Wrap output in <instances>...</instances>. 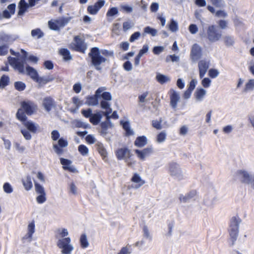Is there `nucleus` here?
<instances>
[{
	"instance_id": "c9c22d12",
	"label": "nucleus",
	"mask_w": 254,
	"mask_h": 254,
	"mask_svg": "<svg viewBox=\"0 0 254 254\" xmlns=\"http://www.w3.org/2000/svg\"><path fill=\"white\" fill-rule=\"evenodd\" d=\"M9 78L7 75H3L0 78V88H3L8 85Z\"/></svg>"
},
{
	"instance_id": "7c9ffc66",
	"label": "nucleus",
	"mask_w": 254,
	"mask_h": 254,
	"mask_svg": "<svg viewBox=\"0 0 254 254\" xmlns=\"http://www.w3.org/2000/svg\"><path fill=\"white\" fill-rule=\"evenodd\" d=\"M68 235V232L67 229L65 228H61L58 229L56 231V234L55 235V237L57 239H59L60 238H64L67 236Z\"/></svg>"
},
{
	"instance_id": "37998d69",
	"label": "nucleus",
	"mask_w": 254,
	"mask_h": 254,
	"mask_svg": "<svg viewBox=\"0 0 254 254\" xmlns=\"http://www.w3.org/2000/svg\"><path fill=\"white\" fill-rule=\"evenodd\" d=\"M8 44L0 45V56H5L8 53Z\"/></svg>"
},
{
	"instance_id": "052dcab7",
	"label": "nucleus",
	"mask_w": 254,
	"mask_h": 254,
	"mask_svg": "<svg viewBox=\"0 0 254 254\" xmlns=\"http://www.w3.org/2000/svg\"><path fill=\"white\" fill-rule=\"evenodd\" d=\"M81 112L82 115L86 118L90 119L92 115V110L90 108H88L86 110L83 109L81 110Z\"/></svg>"
},
{
	"instance_id": "49530a36",
	"label": "nucleus",
	"mask_w": 254,
	"mask_h": 254,
	"mask_svg": "<svg viewBox=\"0 0 254 254\" xmlns=\"http://www.w3.org/2000/svg\"><path fill=\"white\" fill-rule=\"evenodd\" d=\"M196 194V191L195 190H192L190 191L189 193H188L185 196L181 197L180 198V199L181 201H183L184 202H187V201L195 195Z\"/></svg>"
},
{
	"instance_id": "412c9836",
	"label": "nucleus",
	"mask_w": 254,
	"mask_h": 254,
	"mask_svg": "<svg viewBox=\"0 0 254 254\" xmlns=\"http://www.w3.org/2000/svg\"><path fill=\"white\" fill-rule=\"evenodd\" d=\"M147 143V138L144 135L137 137L134 142V145L140 148L144 146Z\"/></svg>"
},
{
	"instance_id": "4be33fe9",
	"label": "nucleus",
	"mask_w": 254,
	"mask_h": 254,
	"mask_svg": "<svg viewBox=\"0 0 254 254\" xmlns=\"http://www.w3.org/2000/svg\"><path fill=\"white\" fill-rule=\"evenodd\" d=\"M26 70L27 74L34 80L36 81L39 76L38 73L36 69L33 67L27 65L26 67Z\"/></svg>"
},
{
	"instance_id": "c756f323",
	"label": "nucleus",
	"mask_w": 254,
	"mask_h": 254,
	"mask_svg": "<svg viewBox=\"0 0 254 254\" xmlns=\"http://www.w3.org/2000/svg\"><path fill=\"white\" fill-rule=\"evenodd\" d=\"M101 118L102 115L100 113L92 114L91 118L89 119V121L93 125H96L100 122Z\"/></svg>"
},
{
	"instance_id": "c03bdc74",
	"label": "nucleus",
	"mask_w": 254,
	"mask_h": 254,
	"mask_svg": "<svg viewBox=\"0 0 254 254\" xmlns=\"http://www.w3.org/2000/svg\"><path fill=\"white\" fill-rule=\"evenodd\" d=\"M224 42L226 46H232L234 43V38L230 36H226L223 38Z\"/></svg>"
},
{
	"instance_id": "a878e982",
	"label": "nucleus",
	"mask_w": 254,
	"mask_h": 254,
	"mask_svg": "<svg viewBox=\"0 0 254 254\" xmlns=\"http://www.w3.org/2000/svg\"><path fill=\"white\" fill-rule=\"evenodd\" d=\"M43 105L47 111H50L54 105V101L50 97L44 98L43 101Z\"/></svg>"
},
{
	"instance_id": "f03ea898",
	"label": "nucleus",
	"mask_w": 254,
	"mask_h": 254,
	"mask_svg": "<svg viewBox=\"0 0 254 254\" xmlns=\"http://www.w3.org/2000/svg\"><path fill=\"white\" fill-rule=\"evenodd\" d=\"M20 111L16 113V117L18 120L22 123L23 126L26 129H21V133L26 140H30L32 138L30 132L32 133H36L38 129V125L35 124L31 121H28L27 117L23 113L19 114Z\"/></svg>"
},
{
	"instance_id": "f257e3e1",
	"label": "nucleus",
	"mask_w": 254,
	"mask_h": 254,
	"mask_svg": "<svg viewBox=\"0 0 254 254\" xmlns=\"http://www.w3.org/2000/svg\"><path fill=\"white\" fill-rule=\"evenodd\" d=\"M113 57L114 53L112 51L104 49L101 51L98 47H93L90 49L88 57L90 59L91 63L97 70L101 69V65L107 61V59L102 56Z\"/></svg>"
},
{
	"instance_id": "393cba45",
	"label": "nucleus",
	"mask_w": 254,
	"mask_h": 254,
	"mask_svg": "<svg viewBox=\"0 0 254 254\" xmlns=\"http://www.w3.org/2000/svg\"><path fill=\"white\" fill-rule=\"evenodd\" d=\"M22 182L24 187L26 190H29L32 189L33 185L31 176L29 175L26 176L25 179H22Z\"/></svg>"
},
{
	"instance_id": "72a5a7b5",
	"label": "nucleus",
	"mask_w": 254,
	"mask_h": 254,
	"mask_svg": "<svg viewBox=\"0 0 254 254\" xmlns=\"http://www.w3.org/2000/svg\"><path fill=\"white\" fill-rule=\"evenodd\" d=\"M178 164L172 162L169 164V171L171 176H175L177 174Z\"/></svg>"
},
{
	"instance_id": "09e8293b",
	"label": "nucleus",
	"mask_w": 254,
	"mask_h": 254,
	"mask_svg": "<svg viewBox=\"0 0 254 254\" xmlns=\"http://www.w3.org/2000/svg\"><path fill=\"white\" fill-rule=\"evenodd\" d=\"M48 25L50 29L55 31L59 30V26L57 23V20H51L48 21Z\"/></svg>"
},
{
	"instance_id": "c85d7f7f",
	"label": "nucleus",
	"mask_w": 254,
	"mask_h": 254,
	"mask_svg": "<svg viewBox=\"0 0 254 254\" xmlns=\"http://www.w3.org/2000/svg\"><path fill=\"white\" fill-rule=\"evenodd\" d=\"M123 129L126 131V136H129L133 134V131L130 129L129 123L127 121L121 122Z\"/></svg>"
},
{
	"instance_id": "13d9d810",
	"label": "nucleus",
	"mask_w": 254,
	"mask_h": 254,
	"mask_svg": "<svg viewBox=\"0 0 254 254\" xmlns=\"http://www.w3.org/2000/svg\"><path fill=\"white\" fill-rule=\"evenodd\" d=\"M74 124L76 127H81L85 129L89 127L88 124H85L79 120H75Z\"/></svg>"
},
{
	"instance_id": "6e6d98bb",
	"label": "nucleus",
	"mask_w": 254,
	"mask_h": 254,
	"mask_svg": "<svg viewBox=\"0 0 254 254\" xmlns=\"http://www.w3.org/2000/svg\"><path fill=\"white\" fill-rule=\"evenodd\" d=\"M169 29L172 32H176L178 30L177 23L174 20H171L169 26Z\"/></svg>"
},
{
	"instance_id": "6e6552de",
	"label": "nucleus",
	"mask_w": 254,
	"mask_h": 254,
	"mask_svg": "<svg viewBox=\"0 0 254 254\" xmlns=\"http://www.w3.org/2000/svg\"><path fill=\"white\" fill-rule=\"evenodd\" d=\"M106 89L104 87L98 88L95 91V94L91 96H87L86 97L85 104L88 106H97L99 103V98L100 97V94Z\"/></svg>"
},
{
	"instance_id": "a19ab883",
	"label": "nucleus",
	"mask_w": 254,
	"mask_h": 254,
	"mask_svg": "<svg viewBox=\"0 0 254 254\" xmlns=\"http://www.w3.org/2000/svg\"><path fill=\"white\" fill-rule=\"evenodd\" d=\"M14 88L18 91H22L26 88V85L22 81H16L14 84Z\"/></svg>"
},
{
	"instance_id": "ea45409f",
	"label": "nucleus",
	"mask_w": 254,
	"mask_h": 254,
	"mask_svg": "<svg viewBox=\"0 0 254 254\" xmlns=\"http://www.w3.org/2000/svg\"><path fill=\"white\" fill-rule=\"evenodd\" d=\"M156 79L157 81L161 84H163L170 80V78L169 77L161 74H158L156 75Z\"/></svg>"
},
{
	"instance_id": "338daca9",
	"label": "nucleus",
	"mask_w": 254,
	"mask_h": 254,
	"mask_svg": "<svg viewBox=\"0 0 254 254\" xmlns=\"http://www.w3.org/2000/svg\"><path fill=\"white\" fill-rule=\"evenodd\" d=\"M218 74V71L215 69H210L208 72L209 76L212 78H214L217 77Z\"/></svg>"
},
{
	"instance_id": "9d476101",
	"label": "nucleus",
	"mask_w": 254,
	"mask_h": 254,
	"mask_svg": "<svg viewBox=\"0 0 254 254\" xmlns=\"http://www.w3.org/2000/svg\"><path fill=\"white\" fill-rule=\"evenodd\" d=\"M134 152L140 160L144 161L154 153V149L152 146H150L142 150L135 149Z\"/></svg>"
},
{
	"instance_id": "39448f33",
	"label": "nucleus",
	"mask_w": 254,
	"mask_h": 254,
	"mask_svg": "<svg viewBox=\"0 0 254 254\" xmlns=\"http://www.w3.org/2000/svg\"><path fill=\"white\" fill-rule=\"evenodd\" d=\"M222 36V31L219 30L217 26L211 25L208 26L206 30V38L210 42H216L221 39Z\"/></svg>"
},
{
	"instance_id": "e433bc0d",
	"label": "nucleus",
	"mask_w": 254,
	"mask_h": 254,
	"mask_svg": "<svg viewBox=\"0 0 254 254\" xmlns=\"http://www.w3.org/2000/svg\"><path fill=\"white\" fill-rule=\"evenodd\" d=\"M206 91L202 88L197 89L194 93V96L197 100H201L205 95Z\"/></svg>"
},
{
	"instance_id": "4c0bfd02",
	"label": "nucleus",
	"mask_w": 254,
	"mask_h": 254,
	"mask_svg": "<svg viewBox=\"0 0 254 254\" xmlns=\"http://www.w3.org/2000/svg\"><path fill=\"white\" fill-rule=\"evenodd\" d=\"M108 122H104L101 123V133L103 134H106L107 133V130L110 126H111V123L110 121H107Z\"/></svg>"
},
{
	"instance_id": "aec40b11",
	"label": "nucleus",
	"mask_w": 254,
	"mask_h": 254,
	"mask_svg": "<svg viewBox=\"0 0 254 254\" xmlns=\"http://www.w3.org/2000/svg\"><path fill=\"white\" fill-rule=\"evenodd\" d=\"M237 174L240 177L242 183L247 184L251 183L252 178L247 172L239 170L237 172Z\"/></svg>"
},
{
	"instance_id": "bb28decb",
	"label": "nucleus",
	"mask_w": 254,
	"mask_h": 254,
	"mask_svg": "<svg viewBox=\"0 0 254 254\" xmlns=\"http://www.w3.org/2000/svg\"><path fill=\"white\" fill-rule=\"evenodd\" d=\"M228 232L232 242V245H234L238 236L239 229L229 228Z\"/></svg>"
},
{
	"instance_id": "bf43d9fd",
	"label": "nucleus",
	"mask_w": 254,
	"mask_h": 254,
	"mask_svg": "<svg viewBox=\"0 0 254 254\" xmlns=\"http://www.w3.org/2000/svg\"><path fill=\"white\" fill-rule=\"evenodd\" d=\"M3 189L4 191L7 193H10L13 191V189L9 183H5Z\"/></svg>"
},
{
	"instance_id": "1a4fd4ad",
	"label": "nucleus",
	"mask_w": 254,
	"mask_h": 254,
	"mask_svg": "<svg viewBox=\"0 0 254 254\" xmlns=\"http://www.w3.org/2000/svg\"><path fill=\"white\" fill-rule=\"evenodd\" d=\"M74 43L71 46V49L82 54H84L87 49V45L84 40L80 38L79 36L74 37Z\"/></svg>"
},
{
	"instance_id": "774afa93",
	"label": "nucleus",
	"mask_w": 254,
	"mask_h": 254,
	"mask_svg": "<svg viewBox=\"0 0 254 254\" xmlns=\"http://www.w3.org/2000/svg\"><path fill=\"white\" fill-rule=\"evenodd\" d=\"M189 30L191 34H194L198 31V28L195 24H191L189 27Z\"/></svg>"
},
{
	"instance_id": "4468645a",
	"label": "nucleus",
	"mask_w": 254,
	"mask_h": 254,
	"mask_svg": "<svg viewBox=\"0 0 254 254\" xmlns=\"http://www.w3.org/2000/svg\"><path fill=\"white\" fill-rule=\"evenodd\" d=\"M104 0L97 1L93 5L88 6L87 10L88 13L92 15L96 14L100 9L104 6Z\"/></svg>"
},
{
	"instance_id": "69168bd1",
	"label": "nucleus",
	"mask_w": 254,
	"mask_h": 254,
	"mask_svg": "<svg viewBox=\"0 0 254 254\" xmlns=\"http://www.w3.org/2000/svg\"><path fill=\"white\" fill-rule=\"evenodd\" d=\"M37 201L39 203H43L46 200V193L40 194L36 198Z\"/></svg>"
},
{
	"instance_id": "5fc2aeb1",
	"label": "nucleus",
	"mask_w": 254,
	"mask_h": 254,
	"mask_svg": "<svg viewBox=\"0 0 254 254\" xmlns=\"http://www.w3.org/2000/svg\"><path fill=\"white\" fill-rule=\"evenodd\" d=\"M100 96L103 98L104 101L109 102L108 101L112 100V96L109 92H104L101 94H100Z\"/></svg>"
},
{
	"instance_id": "8fccbe9b",
	"label": "nucleus",
	"mask_w": 254,
	"mask_h": 254,
	"mask_svg": "<svg viewBox=\"0 0 254 254\" xmlns=\"http://www.w3.org/2000/svg\"><path fill=\"white\" fill-rule=\"evenodd\" d=\"M52 79H50L49 78L38 76L35 81L37 82L39 84L43 85H45L46 84L49 82Z\"/></svg>"
},
{
	"instance_id": "f8f14e48",
	"label": "nucleus",
	"mask_w": 254,
	"mask_h": 254,
	"mask_svg": "<svg viewBox=\"0 0 254 254\" xmlns=\"http://www.w3.org/2000/svg\"><path fill=\"white\" fill-rule=\"evenodd\" d=\"M68 145L67 141L63 137L60 138L57 144H53V148L55 152L58 155H61L64 153L63 148L67 147Z\"/></svg>"
},
{
	"instance_id": "423d86ee",
	"label": "nucleus",
	"mask_w": 254,
	"mask_h": 254,
	"mask_svg": "<svg viewBox=\"0 0 254 254\" xmlns=\"http://www.w3.org/2000/svg\"><path fill=\"white\" fill-rule=\"evenodd\" d=\"M71 239L69 237L59 239L57 242V247L61 249L62 254H70L73 250L70 244Z\"/></svg>"
},
{
	"instance_id": "0e129e2a",
	"label": "nucleus",
	"mask_w": 254,
	"mask_h": 254,
	"mask_svg": "<svg viewBox=\"0 0 254 254\" xmlns=\"http://www.w3.org/2000/svg\"><path fill=\"white\" fill-rule=\"evenodd\" d=\"M140 36L139 32H135L133 33L130 37L129 41L130 42H133L135 40L138 39Z\"/></svg>"
},
{
	"instance_id": "680f3d73",
	"label": "nucleus",
	"mask_w": 254,
	"mask_h": 254,
	"mask_svg": "<svg viewBox=\"0 0 254 254\" xmlns=\"http://www.w3.org/2000/svg\"><path fill=\"white\" fill-rule=\"evenodd\" d=\"M211 3L216 7H221L223 6V0H209Z\"/></svg>"
},
{
	"instance_id": "2f4dec72",
	"label": "nucleus",
	"mask_w": 254,
	"mask_h": 254,
	"mask_svg": "<svg viewBox=\"0 0 254 254\" xmlns=\"http://www.w3.org/2000/svg\"><path fill=\"white\" fill-rule=\"evenodd\" d=\"M28 7L27 4L25 2L24 0H21L19 5V10L18 15H22L26 11Z\"/></svg>"
},
{
	"instance_id": "20e7f679",
	"label": "nucleus",
	"mask_w": 254,
	"mask_h": 254,
	"mask_svg": "<svg viewBox=\"0 0 254 254\" xmlns=\"http://www.w3.org/2000/svg\"><path fill=\"white\" fill-rule=\"evenodd\" d=\"M21 108L18 109L16 113L20 111L19 114L22 113L26 116H31L36 112L38 109L37 105L31 100L23 101L20 103Z\"/></svg>"
},
{
	"instance_id": "603ef678",
	"label": "nucleus",
	"mask_w": 254,
	"mask_h": 254,
	"mask_svg": "<svg viewBox=\"0 0 254 254\" xmlns=\"http://www.w3.org/2000/svg\"><path fill=\"white\" fill-rule=\"evenodd\" d=\"M166 138V134L164 131L160 132L156 136V141L158 142H162L165 141Z\"/></svg>"
},
{
	"instance_id": "a211bd4d",
	"label": "nucleus",
	"mask_w": 254,
	"mask_h": 254,
	"mask_svg": "<svg viewBox=\"0 0 254 254\" xmlns=\"http://www.w3.org/2000/svg\"><path fill=\"white\" fill-rule=\"evenodd\" d=\"M198 66L199 68V77L200 78H202L205 74L209 67V63L205 61L201 60L199 62Z\"/></svg>"
},
{
	"instance_id": "dca6fc26",
	"label": "nucleus",
	"mask_w": 254,
	"mask_h": 254,
	"mask_svg": "<svg viewBox=\"0 0 254 254\" xmlns=\"http://www.w3.org/2000/svg\"><path fill=\"white\" fill-rule=\"evenodd\" d=\"M35 232V223L34 221L30 222L28 226V232L27 233L22 237V241L23 243L25 242L26 240H28V241L30 242L32 241V236Z\"/></svg>"
},
{
	"instance_id": "58836bf2",
	"label": "nucleus",
	"mask_w": 254,
	"mask_h": 254,
	"mask_svg": "<svg viewBox=\"0 0 254 254\" xmlns=\"http://www.w3.org/2000/svg\"><path fill=\"white\" fill-rule=\"evenodd\" d=\"M254 88V79H250L246 84L244 89V91L247 92L249 91H252Z\"/></svg>"
},
{
	"instance_id": "3c124183",
	"label": "nucleus",
	"mask_w": 254,
	"mask_h": 254,
	"mask_svg": "<svg viewBox=\"0 0 254 254\" xmlns=\"http://www.w3.org/2000/svg\"><path fill=\"white\" fill-rule=\"evenodd\" d=\"M144 32L149 34L152 36H155L157 34V30L150 26H146L144 28Z\"/></svg>"
},
{
	"instance_id": "79ce46f5",
	"label": "nucleus",
	"mask_w": 254,
	"mask_h": 254,
	"mask_svg": "<svg viewBox=\"0 0 254 254\" xmlns=\"http://www.w3.org/2000/svg\"><path fill=\"white\" fill-rule=\"evenodd\" d=\"M10 37L6 34L0 35V45L8 44Z\"/></svg>"
},
{
	"instance_id": "0eeeda50",
	"label": "nucleus",
	"mask_w": 254,
	"mask_h": 254,
	"mask_svg": "<svg viewBox=\"0 0 254 254\" xmlns=\"http://www.w3.org/2000/svg\"><path fill=\"white\" fill-rule=\"evenodd\" d=\"M100 106L102 109L106 110V111L103 112L102 113L106 117L107 121H110L111 118L113 119H118L119 118V116L116 111H114L112 114L110 116V114L112 112V110L110 107L109 102L101 101L100 102Z\"/></svg>"
},
{
	"instance_id": "ddd939ff",
	"label": "nucleus",
	"mask_w": 254,
	"mask_h": 254,
	"mask_svg": "<svg viewBox=\"0 0 254 254\" xmlns=\"http://www.w3.org/2000/svg\"><path fill=\"white\" fill-rule=\"evenodd\" d=\"M168 94L170 96V106L173 108L176 109L177 106L178 102L180 100V96L177 92H176L174 89H171Z\"/></svg>"
},
{
	"instance_id": "e2e57ef3",
	"label": "nucleus",
	"mask_w": 254,
	"mask_h": 254,
	"mask_svg": "<svg viewBox=\"0 0 254 254\" xmlns=\"http://www.w3.org/2000/svg\"><path fill=\"white\" fill-rule=\"evenodd\" d=\"M162 121L153 120L152 121V126L153 127L157 129H161L162 128L161 126Z\"/></svg>"
},
{
	"instance_id": "cd10ccee",
	"label": "nucleus",
	"mask_w": 254,
	"mask_h": 254,
	"mask_svg": "<svg viewBox=\"0 0 254 254\" xmlns=\"http://www.w3.org/2000/svg\"><path fill=\"white\" fill-rule=\"evenodd\" d=\"M59 54L63 57L64 60L65 61L72 59V56L70 55V52L67 49H61L59 51Z\"/></svg>"
},
{
	"instance_id": "5701e85b",
	"label": "nucleus",
	"mask_w": 254,
	"mask_h": 254,
	"mask_svg": "<svg viewBox=\"0 0 254 254\" xmlns=\"http://www.w3.org/2000/svg\"><path fill=\"white\" fill-rule=\"evenodd\" d=\"M97 150L103 159H105L107 156V152L103 144L101 142H98L96 144Z\"/></svg>"
},
{
	"instance_id": "864d4df0",
	"label": "nucleus",
	"mask_w": 254,
	"mask_h": 254,
	"mask_svg": "<svg viewBox=\"0 0 254 254\" xmlns=\"http://www.w3.org/2000/svg\"><path fill=\"white\" fill-rule=\"evenodd\" d=\"M118 13V10L117 7H113L110 8L107 13V17H112L117 15Z\"/></svg>"
},
{
	"instance_id": "7ed1b4c3",
	"label": "nucleus",
	"mask_w": 254,
	"mask_h": 254,
	"mask_svg": "<svg viewBox=\"0 0 254 254\" xmlns=\"http://www.w3.org/2000/svg\"><path fill=\"white\" fill-rule=\"evenodd\" d=\"M115 155L118 160H124L129 167H132L135 163V161L131 158L133 156L132 153L126 146L117 149L115 151Z\"/></svg>"
},
{
	"instance_id": "9b49d317",
	"label": "nucleus",
	"mask_w": 254,
	"mask_h": 254,
	"mask_svg": "<svg viewBox=\"0 0 254 254\" xmlns=\"http://www.w3.org/2000/svg\"><path fill=\"white\" fill-rule=\"evenodd\" d=\"M8 61L10 65L17 70L19 73H24V66L22 62H20L18 59L11 57L8 58Z\"/></svg>"
},
{
	"instance_id": "2eb2a0df",
	"label": "nucleus",
	"mask_w": 254,
	"mask_h": 254,
	"mask_svg": "<svg viewBox=\"0 0 254 254\" xmlns=\"http://www.w3.org/2000/svg\"><path fill=\"white\" fill-rule=\"evenodd\" d=\"M202 55L201 47L197 44L193 45L191 52L190 56L192 60L196 61L199 59Z\"/></svg>"
},
{
	"instance_id": "f704fd0d",
	"label": "nucleus",
	"mask_w": 254,
	"mask_h": 254,
	"mask_svg": "<svg viewBox=\"0 0 254 254\" xmlns=\"http://www.w3.org/2000/svg\"><path fill=\"white\" fill-rule=\"evenodd\" d=\"M57 23L59 26V29L60 28L64 27L65 26L69 21L70 18L69 17H62L58 19H57Z\"/></svg>"
},
{
	"instance_id": "473e14b6",
	"label": "nucleus",
	"mask_w": 254,
	"mask_h": 254,
	"mask_svg": "<svg viewBox=\"0 0 254 254\" xmlns=\"http://www.w3.org/2000/svg\"><path fill=\"white\" fill-rule=\"evenodd\" d=\"M79 242L80 246L82 249L87 248L89 246V243L85 234H82L81 235Z\"/></svg>"
},
{
	"instance_id": "f3484780",
	"label": "nucleus",
	"mask_w": 254,
	"mask_h": 254,
	"mask_svg": "<svg viewBox=\"0 0 254 254\" xmlns=\"http://www.w3.org/2000/svg\"><path fill=\"white\" fill-rule=\"evenodd\" d=\"M60 162L63 165V168L64 170H67L71 173L77 172L76 169L73 166H70L71 161L68 159L64 158H60Z\"/></svg>"
},
{
	"instance_id": "a18cd8bd",
	"label": "nucleus",
	"mask_w": 254,
	"mask_h": 254,
	"mask_svg": "<svg viewBox=\"0 0 254 254\" xmlns=\"http://www.w3.org/2000/svg\"><path fill=\"white\" fill-rule=\"evenodd\" d=\"M78 150L79 153L82 156H86L88 154L89 150L88 148L84 145L81 144L78 146Z\"/></svg>"
},
{
	"instance_id": "6ab92c4d",
	"label": "nucleus",
	"mask_w": 254,
	"mask_h": 254,
	"mask_svg": "<svg viewBox=\"0 0 254 254\" xmlns=\"http://www.w3.org/2000/svg\"><path fill=\"white\" fill-rule=\"evenodd\" d=\"M130 180L132 182L136 184L134 186L132 187L133 188L135 189L140 188L145 183V181L142 180L137 173H134L133 175Z\"/></svg>"
},
{
	"instance_id": "de8ad7c7",
	"label": "nucleus",
	"mask_w": 254,
	"mask_h": 254,
	"mask_svg": "<svg viewBox=\"0 0 254 254\" xmlns=\"http://www.w3.org/2000/svg\"><path fill=\"white\" fill-rule=\"evenodd\" d=\"M43 35L42 31L39 28L33 29L31 31V35L33 37H36L38 39L43 37Z\"/></svg>"
},
{
	"instance_id": "4d7b16f0",
	"label": "nucleus",
	"mask_w": 254,
	"mask_h": 254,
	"mask_svg": "<svg viewBox=\"0 0 254 254\" xmlns=\"http://www.w3.org/2000/svg\"><path fill=\"white\" fill-rule=\"evenodd\" d=\"M35 190L37 193L43 194L45 193L44 188L39 183H35Z\"/></svg>"
},
{
	"instance_id": "b1692460",
	"label": "nucleus",
	"mask_w": 254,
	"mask_h": 254,
	"mask_svg": "<svg viewBox=\"0 0 254 254\" xmlns=\"http://www.w3.org/2000/svg\"><path fill=\"white\" fill-rule=\"evenodd\" d=\"M241 221V220L238 216H233L230 219L229 228L239 229Z\"/></svg>"
}]
</instances>
